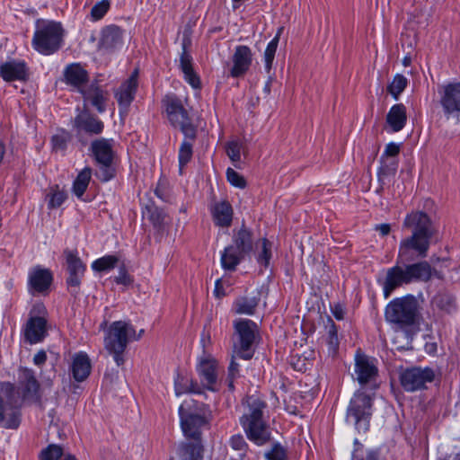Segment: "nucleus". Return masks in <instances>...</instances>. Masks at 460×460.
I'll use <instances>...</instances> for the list:
<instances>
[{
  "label": "nucleus",
  "instance_id": "obj_1",
  "mask_svg": "<svg viewBox=\"0 0 460 460\" xmlns=\"http://www.w3.org/2000/svg\"><path fill=\"white\" fill-rule=\"evenodd\" d=\"M403 226L411 229V235L401 241L397 265L388 269L386 271L385 279L383 281L384 296L385 298H388L397 288L403 284H409L406 270L399 264L411 262L418 258H426L430 240L434 235V228L429 217L421 211L412 212L408 215L404 219Z\"/></svg>",
  "mask_w": 460,
  "mask_h": 460
},
{
  "label": "nucleus",
  "instance_id": "obj_2",
  "mask_svg": "<svg viewBox=\"0 0 460 460\" xmlns=\"http://www.w3.org/2000/svg\"><path fill=\"white\" fill-rule=\"evenodd\" d=\"M265 408L263 401L251 396L248 398V411L240 418V424L248 439L257 446H263L271 439L270 425L263 419Z\"/></svg>",
  "mask_w": 460,
  "mask_h": 460
},
{
  "label": "nucleus",
  "instance_id": "obj_3",
  "mask_svg": "<svg viewBox=\"0 0 460 460\" xmlns=\"http://www.w3.org/2000/svg\"><path fill=\"white\" fill-rule=\"evenodd\" d=\"M180 424L185 438L202 440V430L208 428L210 411L208 406L194 400H186L179 407Z\"/></svg>",
  "mask_w": 460,
  "mask_h": 460
},
{
  "label": "nucleus",
  "instance_id": "obj_4",
  "mask_svg": "<svg viewBox=\"0 0 460 460\" xmlns=\"http://www.w3.org/2000/svg\"><path fill=\"white\" fill-rule=\"evenodd\" d=\"M136 335L134 327L127 322L117 321L112 323L104 338V348L113 357L118 367L124 364V352L130 337Z\"/></svg>",
  "mask_w": 460,
  "mask_h": 460
},
{
  "label": "nucleus",
  "instance_id": "obj_5",
  "mask_svg": "<svg viewBox=\"0 0 460 460\" xmlns=\"http://www.w3.org/2000/svg\"><path fill=\"white\" fill-rule=\"evenodd\" d=\"M252 234L244 226L234 231L233 244L225 248L221 255V265L224 270L234 271L245 255L252 252Z\"/></svg>",
  "mask_w": 460,
  "mask_h": 460
},
{
  "label": "nucleus",
  "instance_id": "obj_6",
  "mask_svg": "<svg viewBox=\"0 0 460 460\" xmlns=\"http://www.w3.org/2000/svg\"><path fill=\"white\" fill-rule=\"evenodd\" d=\"M418 302L414 296H408L391 301L385 312L387 322L401 328L414 325L419 318Z\"/></svg>",
  "mask_w": 460,
  "mask_h": 460
},
{
  "label": "nucleus",
  "instance_id": "obj_7",
  "mask_svg": "<svg viewBox=\"0 0 460 460\" xmlns=\"http://www.w3.org/2000/svg\"><path fill=\"white\" fill-rule=\"evenodd\" d=\"M63 29L59 22L38 21L32 45L41 54L50 55L61 47Z\"/></svg>",
  "mask_w": 460,
  "mask_h": 460
},
{
  "label": "nucleus",
  "instance_id": "obj_8",
  "mask_svg": "<svg viewBox=\"0 0 460 460\" xmlns=\"http://www.w3.org/2000/svg\"><path fill=\"white\" fill-rule=\"evenodd\" d=\"M19 396L11 383H0V422L5 429H17L20 425Z\"/></svg>",
  "mask_w": 460,
  "mask_h": 460
},
{
  "label": "nucleus",
  "instance_id": "obj_9",
  "mask_svg": "<svg viewBox=\"0 0 460 460\" xmlns=\"http://www.w3.org/2000/svg\"><path fill=\"white\" fill-rule=\"evenodd\" d=\"M372 415V398L364 392L354 394L347 410V421L352 422L359 432L368 430Z\"/></svg>",
  "mask_w": 460,
  "mask_h": 460
},
{
  "label": "nucleus",
  "instance_id": "obj_10",
  "mask_svg": "<svg viewBox=\"0 0 460 460\" xmlns=\"http://www.w3.org/2000/svg\"><path fill=\"white\" fill-rule=\"evenodd\" d=\"M164 103L167 118L171 124L174 128H180L187 138L195 139L196 128L181 101L175 96H166Z\"/></svg>",
  "mask_w": 460,
  "mask_h": 460
},
{
  "label": "nucleus",
  "instance_id": "obj_11",
  "mask_svg": "<svg viewBox=\"0 0 460 460\" xmlns=\"http://www.w3.org/2000/svg\"><path fill=\"white\" fill-rule=\"evenodd\" d=\"M235 333L238 343L234 345V352L243 359H251L253 356L252 347L258 334L257 324L249 319H241L234 322Z\"/></svg>",
  "mask_w": 460,
  "mask_h": 460
},
{
  "label": "nucleus",
  "instance_id": "obj_12",
  "mask_svg": "<svg viewBox=\"0 0 460 460\" xmlns=\"http://www.w3.org/2000/svg\"><path fill=\"white\" fill-rule=\"evenodd\" d=\"M111 141L101 138L93 141L91 145L92 152L99 164L96 176L102 181H110L115 174V170L112 166L114 153Z\"/></svg>",
  "mask_w": 460,
  "mask_h": 460
},
{
  "label": "nucleus",
  "instance_id": "obj_13",
  "mask_svg": "<svg viewBox=\"0 0 460 460\" xmlns=\"http://www.w3.org/2000/svg\"><path fill=\"white\" fill-rule=\"evenodd\" d=\"M435 378L432 368L419 367L407 368L400 376L401 385L407 392H414L425 388L427 383H431Z\"/></svg>",
  "mask_w": 460,
  "mask_h": 460
},
{
  "label": "nucleus",
  "instance_id": "obj_14",
  "mask_svg": "<svg viewBox=\"0 0 460 460\" xmlns=\"http://www.w3.org/2000/svg\"><path fill=\"white\" fill-rule=\"evenodd\" d=\"M64 255L67 265L68 277L66 284L70 293L76 296L79 292L81 279L85 271V265L75 252L65 250Z\"/></svg>",
  "mask_w": 460,
  "mask_h": 460
},
{
  "label": "nucleus",
  "instance_id": "obj_15",
  "mask_svg": "<svg viewBox=\"0 0 460 460\" xmlns=\"http://www.w3.org/2000/svg\"><path fill=\"white\" fill-rule=\"evenodd\" d=\"M138 71L135 70L128 80H126L115 92V98L119 105L121 115L128 112V109L135 98L137 88Z\"/></svg>",
  "mask_w": 460,
  "mask_h": 460
},
{
  "label": "nucleus",
  "instance_id": "obj_16",
  "mask_svg": "<svg viewBox=\"0 0 460 460\" xmlns=\"http://www.w3.org/2000/svg\"><path fill=\"white\" fill-rule=\"evenodd\" d=\"M233 66L230 75L237 78L244 75L250 69L252 62V52L248 46L239 45L235 48L232 56Z\"/></svg>",
  "mask_w": 460,
  "mask_h": 460
},
{
  "label": "nucleus",
  "instance_id": "obj_17",
  "mask_svg": "<svg viewBox=\"0 0 460 460\" xmlns=\"http://www.w3.org/2000/svg\"><path fill=\"white\" fill-rule=\"evenodd\" d=\"M123 32L116 25H109L102 29L98 43V49L111 53L122 45Z\"/></svg>",
  "mask_w": 460,
  "mask_h": 460
},
{
  "label": "nucleus",
  "instance_id": "obj_18",
  "mask_svg": "<svg viewBox=\"0 0 460 460\" xmlns=\"http://www.w3.org/2000/svg\"><path fill=\"white\" fill-rule=\"evenodd\" d=\"M53 276L49 270L37 266L29 274V291L45 294L49 291Z\"/></svg>",
  "mask_w": 460,
  "mask_h": 460
},
{
  "label": "nucleus",
  "instance_id": "obj_19",
  "mask_svg": "<svg viewBox=\"0 0 460 460\" xmlns=\"http://www.w3.org/2000/svg\"><path fill=\"white\" fill-rule=\"evenodd\" d=\"M47 335V320L41 316H31L24 327V339L30 344H36Z\"/></svg>",
  "mask_w": 460,
  "mask_h": 460
},
{
  "label": "nucleus",
  "instance_id": "obj_20",
  "mask_svg": "<svg viewBox=\"0 0 460 460\" xmlns=\"http://www.w3.org/2000/svg\"><path fill=\"white\" fill-rule=\"evenodd\" d=\"M198 371L204 387L210 391H217V361L211 357L202 358L199 364Z\"/></svg>",
  "mask_w": 460,
  "mask_h": 460
},
{
  "label": "nucleus",
  "instance_id": "obj_21",
  "mask_svg": "<svg viewBox=\"0 0 460 460\" xmlns=\"http://www.w3.org/2000/svg\"><path fill=\"white\" fill-rule=\"evenodd\" d=\"M190 43L188 39L182 40V52L180 57V68L184 74L185 80L195 89L200 87V80L199 75L193 69L192 57L187 51V46Z\"/></svg>",
  "mask_w": 460,
  "mask_h": 460
},
{
  "label": "nucleus",
  "instance_id": "obj_22",
  "mask_svg": "<svg viewBox=\"0 0 460 460\" xmlns=\"http://www.w3.org/2000/svg\"><path fill=\"white\" fill-rule=\"evenodd\" d=\"M0 75L5 82L25 81L28 69L24 62L10 60L0 65Z\"/></svg>",
  "mask_w": 460,
  "mask_h": 460
},
{
  "label": "nucleus",
  "instance_id": "obj_23",
  "mask_svg": "<svg viewBox=\"0 0 460 460\" xmlns=\"http://www.w3.org/2000/svg\"><path fill=\"white\" fill-rule=\"evenodd\" d=\"M19 384L22 388L24 399H31L35 402L40 401L39 389L40 384L37 381L34 373L29 368H21L19 375Z\"/></svg>",
  "mask_w": 460,
  "mask_h": 460
},
{
  "label": "nucleus",
  "instance_id": "obj_24",
  "mask_svg": "<svg viewBox=\"0 0 460 460\" xmlns=\"http://www.w3.org/2000/svg\"><path fill=\"white\" fill-rule=\"evenodd\" d=\"M440 102L446 114L460 113V83L445 86Z\"/></svg>",
  "mask_w": 460,
  "mask_h": 460
},
{
  "label": "nucleus",
  "instance_id": "obj_25",
  "mask_svg": "<svg viewBox=\"0 0 460 460\" xmlns=\"http://www.w3.org/2000/svg\"><path fill=\"white\" fill-rule=\"evenodd\" d=\"M74 125L77 131H84L93 135L102 133L104 128L102 120L87 112L78 114L75 118Z\"/></svg>",
  "mask_w": 460,
  "mask_h": 460
},
{
  "label": "nucleus",
  "instance_id": "obj_26",
  "mask_svg": "<svg viewBox=\"0 0 460 460\" xmlns=\"http://www.w3.org/2000/svg\"><path fill=\"white\" fill-rule=\"evenodd\" d=\"M355 373L359 384L365 385L372 381L377 375V368L366 356H357Z\"/></svg>",
  "mask_w": 460,
  "mask_h": 460
},
{
  "label": "nucleus",
  "instance_id": "obj_27",
  "mask_svg": "<svg viewBox=\"0 0 460 460\" xmlns=\"http://www.w3.org/2000/svg\"><path fill=\"white\" fill-rule=\"evenodd\" d=\"M91 368V360L86 353L79 352L74 356L71 370L75 381H84L89 376Z\"/></svg>",
  "mask_w": 460,
  "mask_h": 460
},
{
  "label": "nucleus",
  "instance_id": "obj_28",
  "mask_svg": "<svg viewBox=\"0 0 460 460\" xmlns=\"http://www.w3.org/2000/svg\"><path fill=\"white\" fill-rule=\"evenodd\" d=\"M64 76L67 84L76 87L80 92L88 81L87 71L77 63L68 65L64 71Z\"/></svg>",
  "mask_w": 460,
  "mask_h": 460
},
{
  "label": "nucleus",
  "instance_id": "obj_29",
  "mask_svg": "<svg viewBox=\"0 0 460 460\" xmlns=\"http://www.w3.org/2000/svg\"><path fill=\"white\" fill-rule=\"evenodd\" d=\"M409 283L412 281H429L432 277V268L427 261L408 264L405 266Z\"/></svg>",
  "mask_w": 460,
  "mask_h": 460
},
{
  "label": "nucleus",
  "instance_id": "obj_30",
  "mask_svg": "<svg viewBox=\"0 0 460 460\" xmlns=\"http://www.w3.org/2000/svg\"><path fill=\"white\" fill-rule=\"evenodd\" d=\"M214 222L221 227L230 226L233 219V208L228 201L216 203L211 209Z\"/></svg>",
  "mask_w": 460,
  "mask_h": 460
},
{
  "label": "nucleus",
  "instance_id": "obj_31",
  "mask_svg": "<svg viewBox=\"0 0 460 460\" xmlns=\"http://www.w3.org/2000/svg\"><path fill=\"white\" fill-rule=\"evenodd\" d=\"M406 108L402 103L392 106L386 115V122L394 132L402 130L406 124Z\"/></svg>",
  "mask_w": 460,
  "mask_h": 460
},
{
  "label": "nucleus",
  "instance_id": "obj_32",
  "mask_svg": "<svg viewBox=\"0 0 460 460\" xmlns=\"http://www.w3.org/2000/svg\"><path fill=\"white\" fill-rule=\"evenodd\" d=\"M381 165L377 172L378 181L380 183V188L377 190V192L381 191L384 189V185H385L386 181L394 176L397 168H398V159L397 158H388L385 159V157H380Z\"/></svg>",
  "mask_w": 460,
  "mask_h": 460
},
{
  "label": "nucleus",
  "instance_id": "obj_33",
  "mask_svg": "<svg viewBox=\"0 0 460 460\" xmlns=\"http://www.w3.org/2000/svg\"><path fill=\"white\" fill-rule=\"evenodd\" d=\"M143 217H146L153 224L154 227L157 229L164 228L170 221L167 214L153 203L147 204L145 207Z\"/></svg>",
  "mask_w": 460,
  "mask_h": 460
},
{
  "label": "nucleus",
  "instance_id": "obj_34",
  "mask_svg": "<svg viewBox=\"0 0 460 460\" xmlns=\"http://www.w3.org/2000/svg\"><path fill=\"white\" fill-rule=\"evenodd\" d=\"M81 93L85 100L91 102L99 112L102 113L105 111L107 93L100 89L96 84H92L87 89L81 90Z\"/></svg>",
  "mask_w": 460,
  "mask_h": 460
},
{
  "label": "nucleus",
  "instance_id": "obj_35",
  "mask_svg": "<svg viewBox=\"0 0 460 460\" xmlns=\"http://www.w3.org/2000/svg\"><path fill=\"white\" fill-rule=\"evenodd\" d=\"M202 440L183 443L180 446L179 455L181 460H201L203 447Z\"/></svg>",
  "mask_w": 460,
  "mask_h": 460
},
{
  "label": "nucleus",
  "instance_id": "obj_36",
  "mask_svg": "<svg viewBox=\"0 0 460 460\" xmlns=\"http://www.w3.org/2000/svg\"><path fill=\"white\" fill-rule=\"evenodd\" d=\"M259 297L240 296L234 303V312L239 314L252 315L258 306Z\"/></svg>",
  "mask_w": 460,
  "mask_h": 460
},
{
  "label": "nucleus",
  "instance_id": "obj_37",
  "mask_svg": "<svg viewBox=\"0 0 460 460\" xmlns=\"http://www.w3.org/2000/svg\"><path fill=\"white\" fill-rule=\"evenodd\" d=\"M92 176V169L85 167L77 175L73 184V191L78 197H82L85 192Z\"/></svg>",
  "mask_w": 460,
  "mask_h": 460
},
{
  "label": "nucleus",
  "instance_id": "obj_38",
  "mask_svg": "<svg viewBox=\"0 0 460 460\" xmlns=\"http://www.w3.org/2000/svg\"><path fill=\"white\" fill-rule=\"evenodd\" d=\"M186 393H200V391L197 383H193L187 377L178 376L175 381V394L181 395Z\"/></svg>",
  "mask_w": 460,
  "mask_h": 460
},
{
  "label": "nucleus",
  "instance_id": "obj_39",
  "mask_svg": "<svg viewBox=\"0 0 460 460\" xmlns=\"http://www.w3.org/2000/svg\"><path fill=\"white\" fill-rule=\"evenodd\" d=\"M407 83L408 80L404 75L397 74L394 75L392 83L387 86V92L395 100H398L399 95L403 92V90L407 86Z\"/></svg>",
  "mask_w": 460,
  "mask_h": 460
},
{
  "label": "nucleus",
  "instance_id": "obj_40",
  "mask_svg": "<svg viewBox=\"0 0 460 460\" xmlns=\"http://www.w3.org/2000/svg\"><path fill=\"white\" fill-rule=\"evenodd\" d=\"M72 139L69 132L61 129L58 130L51 139L52 148L54 151H64L66 148L67 143Z\"/></svg>",
  "mask_w": 460,
  "mask_h": 460
},
{
  "label": "nucleus",
  "instance_id": "obj_41",
  "mask_svg": "<svg viewBox=\"0 0 460 460\" xmlns=\"http://www.w3.org/2000/svg\"><path fill=\"white\" fill-rule=\"evenodd\" d=\"M192 157V144L188 140H184L179 150V171L182 173L183 167L190 161Z\"/></svg>",
  "mask_w": 460,
  "mask_h": 460
},
{
  "label": "nucleus",
  "instance_id": "obj_42",
  "mask_svg": "<svg viewBox=\"0 0 460 460\" xmlns=\"http://www.w3.org/2000/svg\"><path fill=\"white\" fill-rule=\"evenodd\" d=\"M118 261L119 260L116 256L108 255L94 261L92 267L96 271H104L113 269L116 266Z\"/></svg>",
  "mask_w": 460,
  "mask_h": 460
},
{
  "label": "nucleus",
  "instance_id": "obj_43",
  "mask_svg": "<svg viewBox=\"0 0 460 460\" xmlns=\"http://www.w3.org/2000/svg\"><path fill=\"white\" fill-rule=\"evenodd\" d=\"M243 150V146L238 141H229L226 145V152L229 159L236 164L241 160V152ZM234 166H237L234 164Z\"/></svg>",
  "mask_w": 460,
  "mask_h": 460
},
{
  "label": "nucleus",
  "instance_id": "obj_44",
  "mask_svg": "<svg viewBox=\"0 0 460 460\" xmlns=\"http://www.w3.org/2000/svg\"><path fill=\"white\" fill-rule=\"evenodd\" d=\"M278 45H279L278 40L272 39L269 42V44L264 51L265 68L267 69L268 72L270 70V68L272 66V63H273V60L275 58Z\"/></svg>",
  "mask_w": 460,
  "mask_h": 460
},
{
  "label": "nucleus",
  "instance_id": "obj_45",
  "mask_svg": "<svg viewBox=\"0 0 460 460\" xmlns=\"http://www.w3.org/2000/svg\"><path fill=\"white\" fill-rule=\"evenodd\" d=\"M62 456V447L55 444L49 445L40 453L41 460H58Z\"/></svg>",
  "mask_w": 460,
  "mask_h": 460
},
{
  "label": "nucleus",
  "instance_id": "obj_46",
  "mask_svg": "<svg viewBox=\"0 0 460 460\" xmlns=\"http://www.w3.org/2000/svg\"><path fill=\"white\" fill-rule=\"evenodd\" d=\"M226 179L234 187L239 189H244L246 187V181L243 176H242L232 168H228L226 170Z\"/></svg>",
  "mask_w": 460,
  "mask_h": 460
},
{
  "label": "nucleus",
  "instance_id": "obj_47",
  "mask_svg": "<svg viewBox=\"0 0 460 460\" xmlns=\"http://www.w3.org/2000/svg\"><path fill=\"white\" fill-rule=\"evenodd\" d=\"M110 9V2L102 0L95 4L91 10V16L93 20L97 21L102 19Z\"/></svg>",
  "mask_w": 460,
  "mask_h": 460
},
{
  "label": "nucleus",
  "instance_id": "obj_48",
  "mask_svg": "<svg viewBox=\"0 0 460 460\" xmlns=\"http://www.w3.org/2000/svg\"><path fill=\"white\" fill-rule=\"evenodd\" d=\"M271 243L266 239L263 238L261 240V252L258 255V261L267 267L270 263V260L271 257Z\"/></svg>",
  "mask_w": 460,
  "mask_h": 460
},
{
  "label": "nucleus",
  "instance_id": "obj_49",
  "mask_svg": "<svg viewBox=\"0 0 460 460\" xmlns=\"http://www.w3.org/2000/svg\"><path fill=\"white\" fill-rule=\"evenodd\" d=\"M352 460H385L383 459L378 452L374 450H367L357 448L355 449L352 456Z\"/></svg>",
  "mask_w": 460,
  "mask_h": 460
},
{
  "label": "nucleus",
  "instance_id": "obj_50",
  "mask_svg": "<svg viewBox=\"0 0 460 460\" xmlns=\"http://www.w3.org/2000/svg\"><path fill=\"white\" fill-rule=\"evenodd\" d=\"M265 456L268 460H287V452L280 444L276 443Z\"/></svg>",
  "mask_w": 460,
  "mask_h": 460
},
{
  "label": "nucleus",
  "instance_id": "obj_51",
  "mask_svg": "<svg viewBox=\"0 0 460 460\" xmlns=\"http://www.w3.org/2000/svg\"><path fill=\"white\" fill-rule=\"evenodd\" d=\"M66 199V195L64 191L57 190L50 196L49 201V207L50 208H56L62 205V203Z\"/></svg>",
  "mask_w": 460,
  "mask_h": 460
},
{
  "label": "nucleus",
  "instance_id": "obj_52",
  "mask_svg": "<svg viewBox=\"0 0 460 460\" xmlns=\"http://www.w3.org/2000/svg\"><path fill=\"white\" fill-rule=\"evenodd\" d=\"M328 343L330 345L331 349H332L333 351H335L339 346L337 328L333 322H332V324L328 331Z\"/></svg>",
  "mask_w": 460,
  "mask_h": 460
},
{
  "label": "nucleus",
  "instance_id": "obj_53",
  "mask_svg": "<svg viewBox=\"0 0 460 460\" xmlns=\"http://www.w3.org/2000/svg\"><path fill=\"white\" fill-rule=\"evenodd\" d=\"M400 152V146L395 143H389L386 145L384 154L381 157H385V159L388 158H397V155Z\"/></svg>",
  "mask_w": 460,
  "mask_h": 460
},
{
  "label": "nucleus",
  "instance_id": "obj_54",
  "mask_svg": "<svg viewBox=\"0 0 460 460\" xmlns=\"http://www.w3.org/2000/svg\"><path fill=\"white\" fill-rule=\"evenodd\" d=\"M231 447L235 450H244L247 444L242 435H234L230 439Z\"/></svg>",
  "mask_w": 460,
  "mask_h": 460
},
{
  "label": "nucleus",
  "instance_id": "obj_55",
  "mask_svg": "<svg viewBox=\"0 0 460 460\" xmlns=\"http://www.w3.org/2000/svg\"><path fill=\"white\" fill-rule=\"evenodd\" d=\"M118 284L129 285L132 282L131 277L128 274L124 267L119 269V275L115 278Z\"/></svg>",
  "mask_w": 460,
  "mask_h": 460
},
{
  "label": "nucleus",
  "instance_id": "obj_56",
  "mask_svg": "<svg viewBox=\"0 0 460 460\" xmlns=\"http://www.w3.org/2000/svg\"><path fill=\"white\" fill-rule=\"evenodd\" d=\"M436 301L439 307L447 309V306L452 305L453 299L447 295H439L436 297Z\"/></svg>",
  "mask_w": 460,
  "mask_h": 460
},
{
  "label": "nucleus",
  "instance_id": "obj_57",
  "mask_svg": "<svg viewBox=\"0 0 460 460\" xmlns=\"http://www.w3.org/2000/svg\"><path fill=\"white\" fill-rule=\"evenodd\" d=\"M47 360V354L44 350L38 351L33 358V362L35 365L40 366L44 364Z\"/></svg>",
  "mask_w": 460,
  "mask_h": 460
},
{
  "label": "nucleus",
  "instance_id": "obj_58",
  "mask_svg": "<svg viewBox=\"0 0 460 460\" xmlns=\"http://www.w3.org/2000/svg\"><path fill=\"white\" fill-rule=\"evenodd\" d=\"M239 367V365L234 360L232 359L230 365H229V367H228V377L229 378H234L237 375H238V369Z\"/></svg>",
  "mask_w": 460,
  "mask_h": 460
},
{
  "label": "nucleus",
  "instance_id": "obj_59",
  "mask_svg": "<svg viewBox=\"0 0 460 460\" xmlns=\"http://www.w3.org/2000/svg\"><path fill=\"white\" fill-rule=\"evenodd\" d=\"M214 293L217 297H222L225 296L221 279H217L216 281Z\"/></svg>",
  "mask_w": 460,
  "mask_h": 460
},
{
  "label": "nucleus",
  "instance_id": "obj_60",
  "mask_svg": "<svg viewBox=\"0 0 460 460\" xmlns=\"http://www.w3.org/2000/svg\"><path fill=\"white\" fill-rule=\"evenodd\" d=\"M376 230L379 231V233L385 236L387 235L391 231V226L389 224H381L376 226Z\"/></svg>",
  "mask_w": 460,
  "mask_h": 460
},
{
  "label": "nucleus",
  "instance_id": "obj_61",
  "mask_svg": "<svg viewBox=\"0 0 460 460\" xmlns=\"http://www.w3.org/2000/svg\"><path fill=\"white\" fill-rule=\"evenodd\" d=\"M333 315L335 316L336 319L338 320H341L343 319V311L341 308H335L333 310Z\"/></svg>",
  "mask_w": 460,
  "mask_h": 460
},
{
  "label": "nucleus",
  "instance_id": "obj_62",
  "mask_svg": "<svg viewBox=\"0 0 460 460\" xmlns=\"http://www.w3.org/2000/svg\"><path fill=\"white\" fill-rule=\"evenodd\" d=\"M411 57H410V56H406V57H404V58H403V59H402V65H403L404 66H410V65H411Z\"/></svg>",
  "mask_w": 460,
  "mask_h": 460
},
{
  "label": "nucleus",
  "instance_id": "obj_63",
  "mask_svg": "<svg viewBox=\"0 0 460 460\" xmlns=\"http://www.w3.org/2000/svg\"><path fill=\"white\" fill-rule=\"evenodd\" d=\"M4 155V146L2 143V141H0V163L3 160Z\"/></svg>",
  "mask_w": 460,
  "mask_h": 460
},
{
  "label": "nucleus",
  "instance_id": "obj_64",
  "mask_svg": "<svg viewBox=\"0 0 460 460\" xmlns=\"http://www.w3.org/2000/svg\"><path fill=\"white\" fill-rule=\"evenodd\" d=\"M283 30H284V28H283V27L279 28V30H278V31H277V33H276L275 37L273 38V39H277V40H278V42H279V39H280V36H281V34H282V32H283Z\"/></svg>",
  "mask_w": 460,
  "mask_h": 460
}]
</instances>
